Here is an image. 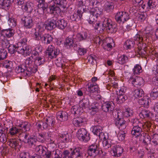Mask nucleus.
I'll return each mask as SVG.
<instances>
[{
	"label": "nucleus",
	"mask_w": 158,
	"mask_h": 158,
	"mask_svg": "<svg viewBox=\"0 0 158 158\" xmlns=\"http://www.w3.org/2000/svg\"><path fill=\"white\" fill-rule=\"evenodd\" d=\"M113 115L115 119V125L120 130H122L125 129L126 127V122L122 118L121 114L115 112L114 113Z\"/></svg>",
	"instance_id": "f257e3e1"
},
{
	"label": "nucleus",
	"mask_w": 158,
	"mask_h": 158,
	"mask_svg": "<svg viewBox=\"0 0 158 158\" xmlns=\"http://www.w3.org/2000/svg\"><path fill=\"white\" fill-rule=\"evenodd\" d=\"M115 19L117 22L123 24L130 19V16L128 13L126 12H118L116 14Z\"/></svg>",
	"instance_id": "f03ea898"
},
{
	"label": "nucleus",
	"mask_w": 158,
	"mask_h": 158,
	"mask_svg": "<svg viewBox=\"0 0 158 158\" xmlns=\"http://www.w3.org/2000/svg\"><path fill=\"white\" fill-rule=\"evenodd\" d=\"M17 51L24 56H27L31 53L32 49L31 46L28 45H17Z\"/></svg>",
	"instance_id": "7ed1b4c3"
},
{
	"label": "nucleus",
	"mask_w": 158,
	"mask_h": 158,
	"mask_svg": "<svg viewBox=\"0 0 158 158\" xmlns=\"http://www.w3.org/2000/svg\"><path fill=\"white\" fill-rule=\"evenodd\" d=\"M77 136L81 141L87 142L90 139V137L86 130L84 128L80 129L77 133Z\"/></svg>",
	"instance_id": "20e7f679"
},
{
	"label": "nucleus",
	"mask_w": 158,
	"mask_h": 158,
	"mask_svg": "<svg viewBox=\"0 0 158 158\" xmlns=\"http://www.w3.org/2000/svg\"><path fill=\"white\" fill-rule=\"evenodd\" d=\"M59 53V50L55 48L52 45H49L46 49V54L48 58L51 59L56 58Z\"/></svg>",
	"instance_id": "39448f33"
},
{
	"label": "nucleus",
	"mask_w": 158,
	"mask_h": 158,
	"mask_svg": "<svg viewBox=\"0 0 158 158\" xmlns=\"http://www.w3.org/2000/svg\"><path fill=\"white\" fill-rule=\"evenodd\" d=\"M102 25L103 27H106L108 30L110 32H114L116 31V26L113 24L110 19L105 18L103 21Z\"/></svg>",
	"instance_id": "423d86ee"
},
{
	"label": "nucleus",
	"mask_w": 158,
	"mask_h": 158,
	"mask_svg": "<svg viewBox=\"0 0 158 158\" xmlns=\"http://www.w3.org/2000/svg\"><path fill=\"white\" fill-rule=\"evenodd\" d=\"M99 148L96 144H92L88 147L87 153L89 156L92 157L97 156L99 154Z\"/></svg>",
	"instance_id": "0eeeda50"
},
{
	"label": "nucleus",
	"mask_w": 158,
	"mask_h": 158,
	"mask_svg": "<svg viewBox=\"0 0 158 158\" xmlns=\"http://www.w3.org/2000/svg\"><path fill=\"white\" fill-rule=\"evenodd\" d=\"M56 120L54 116H51L47 117L44 122L43 129H49L53 127L55 124Z\"/></svg>",
	"instance_id": "6e6552de"
},
{
	"label": "nucleus",
	"mask_w": 158,
	"mask_h": 158,
	"mask_svg": "<svg viewBox=\"0 0 158 158\" xmlns=\"http://www.w3.org/2000/svg\"><path fill=\"white\" fill-rule=\"evenodd\" d=\"M111 151L113 156L118 157L121 156L123 152V149L120 146L115 145L112 147Z\"/></svg>",
	"instance_id": "1a4fd4ad"
},
{
	"label": "nucleus",
	"mask_w": 158,
	"mask_h": 158,
	"mask_svg": "<svg viewBox=\"0 0 158 158\" xmlns=\"http://www.w3.org/2000/svg\"><path fill=\"white\" fill-rule=\"evenodd\" d=\"M102 108L103 111L111 113L114 110V105L113 103L111 102H106L102 104Z\"/></svg>",
	"instance_id": "9d476101"
},
{
	"label": "nucleus",
	"mask_w": 158,
	"mask_h": 158,
	"mask_svg": "<svg viewBox=\"0 0 158 158\" xmlns=\"http://www.w3.org/2000/svg\"><path fill=\"white\" fill-rule=\"evenodd\" d=\"M79 148H75L71 153H70V158H82L83 154Z\"/></svg>",
	"instance_id": "9b49d317"
},
{
	"label": "nucleus",
	"mask_w": 158,
	"mask_h": 158,
	"mask_svg": "<svg viewBox=\"0 0 158 158\" xmlns=\"http://www.w3.org/2000/svg\"><path fill=\"white\" fill-rule=\"evenodd\" d=\"M22 20L24 23V26L26 28H30L34 25L31 17L27 16L23 18Z\"/></svg>",
	"instance_id": "f8f14e48"
},
{
	"label": "nucleus",
	"mask_w": 158,
	"mask_h": 158,
	"mask_svg": "<svg viewBox=\"0 0 158 158\" xmlns=\"http://www.w3.org/2000/svg\"><path fill=\"white\" fill-rule=\"evenodd\" d=\"M14 31L11 28L3 29L1 31L0 35L4 36V37L10 38L14 34Z\"/></svg>",
	"instance_id": "ddd939ff"
},
{
	"label": "nucleus",
	"mask_w": 158,
	"mask_h": 158,
	"mask_svg": "<svg viewBox=\"0 0 158 158\" xmlns=\"http://www.w3.org/2000/svg\"><path fill=\"white\" fill-rule=\"evenodd\" d=\"M68 114L65 111H60L57 114V119L61 121H65L68 119Z\"/></svg>",
	"instance_id": "4468645a"
},
{
	"label": "nucleus",
	"mask_w": 158,
	"mask_h": 158,
	"mask_svg": "<svg viewBox=\"0 0 158 158\" xmlns=\"http://www.w3.org/2000/svg\"><path fill=\"white\" fill-rule=\"evenodd\" d=\"M129 81L131 82L133 85L135 86H141L143 85V78L141 77H136L135 78H130Z\"/></svg>",
	"instance_id": "2eb2a0df"
},
{
	"label": "nucleus",
	"mask_w": 158,
	"mask_h": 158,
	"mask_svg": "<svg viewBox=\"0 0 158 158\" xmlns=\"http://www.w3.org/2000/svg\"><path fill=\"white\" fill-rule=\"evenodd\" d=\"M56 21L54 19H48L45 23L46 29L51 30L56 26Z\"/></svg>",
	"instance_id": "dca6fc26"
},
{
	"label": "nucleus",
	"mask_w": 158,
	"mask_h": 158,
	"mask_svg": "<svg viewBox=\"0 0 158 158\" xmlns=\"http://www.w3.org/2000/svg\"><path fill=\"white\" fill-rule=\"evenodd\" d=\"M31 124L27 122L23 123L19 125L21 132H25L26 131H29L31 129Z\"/></svg>",
	"instance_id": "f3484780"
},
{
	"label": "nucleus",
	"mask_w": 158,
	"mask_h": 158,
	"mask_svg": "<svg viewBox=\"0 0 158 158\" xmlns=\"http://www.w3.org/2000/svg\"><path fill=\"white\" fill-rule=\"evenodd\" d=\"M33 3L30 2H27L23 5L22 8L23 11L27 12H31L33 10Z\"/></svg>",
	"instance_id": "a211bd4d"
},
{
	"label": "nucleus",
	"mask_w": 158,
	"mask_h": 158,
	"mask_svg": "<svg viewBox=\"0 0 158 158\" xmlns=\"http://www.w3.org/2000/svg\"><path fill=\"white\" fill-rule=\"evenodd\" d=\"M88 91L90 93H94L97 92L98 93L99 91V88L97 85L95 83H89L88 84Z\"/></svg>",
	"instance_id": "6ab92c4d"
},
{
	"label": "nucleus",
	"mask_w": 158,
	"mask_h": 158,
	"mask_svg": "<svg viewBox=\"0 0 158 158\" xmlns=\"http://www.w3.org/2000/svg\"><path fill=\"white\" fill-rule=\"evenodd\" d=\"M72 123L76 127L82 126L84 123V119L80 117L74 118L73 119Z\"/></svg>",
	"instance_id": "aec40b11"
},
{
	"label": "nucleus",
	"mask_w": 158,
	"mask_h": 158,
	"mask_svg": "<svg viewBox=\"0 0 158 158\" xmlns=\"http://www.w3.org/2000/svg\"><path fill=\"white\" fill-rule=\"evenodd\" d=\"M37 0L39 3V4L38 5L37 12L40 14H42L44 13V11L46 9V8L44 4L45 0Z\"/></svg>",
	"instance_id": "412c9836"
},
{
	"label": "nucleus",
	"mask_w": 158,
	"mask_h": 158,
	"mask_svg": "<svg viewBox=\"0 0 158 158\" xmlns=\"http://www.w3.org/2000/svg\"><path fill=\"white\" fill-rule=\"evenodd\" d=\"M31 62L28 60H25L24 64L18 65L16 68L17 69H32Z\"/></svg>",
	"instance_id": "4be33fe9"
},
{
	"label": "nucleus",
	"mask_w": 158,
	"mask_h": 158,
	"mask_svg": "<svg viewBox=\"0 0 158 158\" xmlns=\"http://www.w3.org/2000/svg\"><path fill=\"white\" fill-rule=\"evenodd\" d=\"M133 125L134 127L132 130L131 134L135 137H138L140 135L142 132V129L138 126Z\"/></svg>",
	"instance_id": "5701e85b"
},
{
	"label": "nucleus",
	"mask_w": 158,
	"mask_h": 158,
	"mask_svg": "<svg viewBox=\"0 0 158 158\" xmlns=\"http://www.w3.org/2000/svg\"><path fill=\"white\" fill-rule=\"evenodd\" d=\"M150 101L148 97L144 96L142 98L139 99L138 102L140 105H143L144 107L147 108L149 106Z\"/></svg>",
	"instance_id": "b1692460"
},
{
	"label": "nucleus",
	"mask_w": 158,
	"mask_h": 158,
	"mask_svg": "<svg viewBox=\"0 0 158 158\" xmlns=\"http://www.w3.org/2000/svg\"><path fill=\"white\" fill-rule=\"evenodd\" d=\"M71 112L74 115H79L82 112V109L79 105H76L72 107Z\"/></svg>",
	"instance_id": "393cba45"
},
{
	"label": "nucleus",
	"mask_w": 158,
	"mask_h": 158,
	"mask_svg": "<svg viewBox=\"0 0 158 158\" xmlns=\"http://www.w3.org/2000/svg\"><path fill=\"white\" fill-rule=\"evenodd\" d=\"M127 98V97L125 94H119L115 98L113 99L115 100L117 104H120L123 103Z\"/></svg>",
	"instance_id": "a878e982"
},
{
	"label": "nucleus",
	"mask_w": 158,
	"mask_h": 158,
	"mask_svg": "<svg viewBox=\"0 0 158 158\" xmlns=\"http://www.w3.org/2000/svg\"><path fill=\"white\" fill-rule=\"evenodd\" d=\"M90 13V15L98 18L102 14V12L98 7H95L91 9Z\"/></svg>",
	"instance_id": "bb28decb"
},
{
	"label": "nucleus",
	"mask_w": 158,
	"mask_h": 158,
	"mask_svg": "<svg viewBox=\"0 0 158 158\" xmlns=\"http://www.w3.org/2000/svg\"><path fill=\"white\" fill-rule=\"evenodd\" d=\"M152 114L148 110H143L140 112L139 116L142 118H151Z\"/></svg>",
	"instance_id": "cd10ccee"
},
{
	"label": "nucleus",
	"mask_w": 158,
	"mask_h": 158,
	"mask_svg": "<svg viewBox=\"0 0 158 158\" xmlns=\"http://www.w3.org/2000/svg\"><path fill=\"white\" fill-rule=\"evenodd\" d=\"M56 26L60 29H63L67 26V23L66 21L62 19L58 20L56 23Z\"/></svg>",
	"instance_id": "c85d7f7f"
},
{
	"label": "nucleus",
	"mask_w": 158,
	"mask_h": 158,
	"mask_svg": "<svg viewBox=\"0 0 158 158\" xmlns=\"http://www.w3.org/2000/svg\"><path fill=\"white\" fill-rule=\"evenodd\" d=\"M71 136L67 133L60 135L59 140L61 142H67L70 140Z\"/></svg>",
	"instance_id": "c756f323"
},
{
	"label": "nucleus",
	"mask_w": 158,
	"mask_h": 158,
	"mask_svg": "<svg viewBox=\"0 0 158 158\" xmlns=\"http://www.w3.org/2000/svg\"><path fill=\"white\" fill-rule=\"evenodd\" d=\"M153 28L151 26L147 27L145 29V30L143 32V37L145 38H148L153 33Z\"/></svg>",
	"instance_id": "7c9ffc66"
},
{
	"label": "nucleus",
	"mask_w": 158,
	"mask_h": 158,
	"mask_svg": "<svg viewBox=\"0 0 158 158\" xmlns=\"http://www.w3.org/2000/svg\"><path fill=\"white\" fill-rule=\"evenodd\" d=\"M0 43L3 48H7L9 44V42L6 38L4 37L2 35L0 34Z\"/></svg>",
	"instance_id": "2f4dec72"
},
{
	"label": "nucleus",
	"mask_w": 158,
	"mask_h": 158,
	"mask_svg": "<svg viewBox=\"0 0 158 158\" xmlns=\"http://www.w3.org/2000/svg\"><path fill=\"white\" fill-rule=\"evenodd\" d=\"M87 36L86 32L85 31H82L78 33L76 36L77 41H81L86 39Z\"/></svg>",
	"instance_id": "473e14b6"
},
{
	"label": "nucleus",
	"mask_w": 158,
	"mask_h": 158,
	"mask_svg": "<svg viewBox=\"0 0 158 158\" xmlns=\"http://www.w3.org/2000/svg\"><path fill=\"white\" fill-rule=\"evenodd\" d=\"M44 34V33L36 31L34 34V37L35 40L42 42Z\"/></svg>",
	"instance_id": "72a5a7b5"
},
{
	"label": "nucleus",
	"mask_w": 158,
	"mask_h": 158,
	"mask_svg": "<svg viewBox=\"0 0 158 158\" xmlns=\"http://www.w3.org/2000/svg\"><path fill=\"white\" fill-rule=\"evenodd\" d=\"M37 142V139L35 138L30 136V138H28L26 143H27L29 146L32 147L36 145Z\"/></svg>",
	"instance_id": "f704fd0d"
},
{
	"label": "nucleus",
	"mask_w": 158,
	"mask_h": 158,
	"mask_svg": "<svg viewBox=\"0 0 158 158\" xmlns=\"http://www.w3.org/2000/svg\"><path fill=\"white\" fill-rule=\"evenodd\" d=\"M29 134L24 132H22L20 133L19 135V140L23 142L26 143L27 142L29 137Z\"/></svg>",
	"instance_id": "c9c22d12"
},
{
	"label": "nucleus",
	"mask_w": 158,
	"mask_h": 158,
	"mask_svg": "<svg viewBox=\"0 0 158 158\" xmlns=\"http://www.w3.org/2000/svg\"><path fill=\"white\" fill-rule=\"evenodd\" d=\"M144 92L141 89H137L134 90L133 92V96L136 98L141 97L143 94Z\"/></svg>",
	"instance_id": "e433bc0d"
},
{
	"label": "nucleus",
	"mask_w": 158,
	"mask_h": 158,
	"mask_svg": "<svg viewBox=\"0 0 158 158\" xmlns=\"http://www.w3.org/2000/svg\"><path fill=\"white\" fill-rule=\"evenodd\" d=\"M10 4L7 0H0V6L4 9H8Z\"/></svg>",
	"instance_id": "4c0bfd02"
},
{
	"label": "nucleus",
	"mask_w": 158,
	"mask_h": 158,
	"mask_svg": "<svg viewBox=\"0 0 158 158\" xmlns=\"http://www.w3.org/2000/svg\"><path fill=\"white\" fill-rule=\"evenodd\" d=\"M52 40V38L51 36L48 34H44L42 42L44 44H48Z\"/></svg>",
	"instance_id": "58836bf2"
},
{
	"label": "nucleus",
	"mask_w": 158,
	"mask_h": 158,
	"mask_svg": "<svg viewBox=\"0 0 158 158\" xmlns=\"http://www.w3.org/2000/svg\"><path fill=\"white\" fill-rule=\"evenodd\" d=\"M35 151L38 152L40 155L44 156L45 154L46 148L42 145H39L37 146L35 148Z\"/></svg>",
	"instance_id": "ea45409f"
},
{
	"label": "nucleus",
	"mask_w": 158,
	"mask_h": 158,
	"mask_svg": "<svg viewBox=\"0 0 158 158\" xmlns=\"http://www.w3.org/2000/svg\"><path fill=\"white\" fill-rule=\"evenodd\" d=\"M34 59L35 63L39 65L44 64L45 62V59L43 56H39L38 57H34Z\"/></svg>",
	"instance_id": "a19ab883"
},
{
	"label": "nucleus",
	"mask_w": 158,
	"mask_h": 158,
	"mask_svg": "<svg viewBox=\"0 0 158 158\" xmlns=\"http://www.w3.org/2000/svg\"><path fill=\"white\" fill-rule=\"evenodd\" d=\"M80 105L82 109L88 108L89 105V102L88 98H84L80 102Z\"/></svg>",
	"instance_id": "79ce46f5"
},
{
	"label": "nucleus",
	"mask_w": 158,
	"mask_h": 158,
	"mask_svg": "<svg viewBox=\"0 0 158 158\" xmlns=\"http://www.w3.org/2000/svg\"><path fill=\"white\" fill-rule=\"evenodd\" d=\"M73 43L72 39L67 38L64 42V45L67 48H69L73 46Z\"/></svg>",
	"instance_id": "37998d69"
},
{
	"label": "nucleus",
	"mask_w": 158,
	"mask_h": 158,
	"mask_svg": "<svg viewBox=\"0 0 158 158\" xmlns=\"http://www.w3.org/2000/svg\"><path fill=\"white\" fill-rule=\"evenodd\" d=\"M143 33L142 32H139L137 34L133 37V40L135 41L139 42V43L142 42L143 40Z\"/></svg>",
	"instance_id": "c03bdc74"
},
{
	"label": "nucleus",
	"mask_w": 158,
	"mask_h": 158,
	"mask_svg": "<svg viewBox=\"0 0 158 158\" xmlns=\"http://www.w3.org/2000/svg\"><path fill=\"white\" fill-rule=\"evenodd\" d=\"M156 0H149L147 4L148 9H153L155 8L156 6Z\"/></svg>",
	"instance_id": "a18cd8bd"
},
{
	"label": "nucleus",
	"mask_w": 158,
	"mask_h": 158,
	"mask_svg": "<svg viewBox=\"0 0 158 158\" xmlns=\"http://www.w3.org/2000/svg\"><path fill=\"white\" fill-rule=\"evenodd\" d=\"M21 131L19 128H18L15 127H12L9 129V132L10 134L13 136L15 135L17 133H20Z\"/></svg>",
	"instance_id": "49530a36"
},
{
	"label": "nucleus",
	"mask_w": 158,
	"mask_h": 158,
	"mask_svg": "<svg viewBox=\"0 0 158 158\" xmlns=\"http://www.w3.org/2000/svg\"><path fill=\"white\" fill-rule=\"evenodd\" d=\"M96 57L95 55H91L87 57L88 62L93 65H96Z\"/></svg>",
	"instance_id": "de8ad7c7"
},
{
	"label": "nucleus",
	"mask_w": 158,
	"mask_h": 158,
	"mask_svg": "<svg viewBox=\"0 0 158 158\" xmlns=\"http://www.w3.org/2000/svg\"><path fill=\"white\" fill-rule=\"evenodd\" d=\"M134 44L135 43L133 41L127 40L125 43L124 46L127 49H130L133 47Z\"/></svg>",
	"instance_id": "09e8293b"
},
{
	"label": "nucleus",
	"mask_w": 158,
	"mask_h": 158,
	"mask_svg": "<svg viewBox=\"0 0 158 158\" xmlns=\"http://www.w3.org/2000/svg\"><path fill=\"white\" fill-rule=\"evenodd\" d=\"M103 128L100 126H94L93 128L92 131L94 134L98 135L102 131Z\"/></svg>",
	"instance_id": "8fccbe9b"
},
{
	"label": "nucleus",
	"mask_w": 158,
	"mask_h": 158,
	"mask_svg": "<svg viewBox=\"0 0 158 158\" xmlns=\"http://www.w3.org/2000/svg\"><path fill=\"white\" fill-rule=\"evenodd\" d=\"M8 145L13 148H15L18 144V141L15 139H9Z\"/></svg>",
	"instance_id": "3c124183"
},
{
	"label": "nucleus",
	"mask_w": 158,
	"mask_h": 158,
	"mask_svg": "<svg viewBox=\"0 0 158 158\" xmlns=\"http://www.w3.org/2000/svg\"><path fill=\"white\" fill-rule=\"evenodd\" d=\"M114 8V6L111 3L107 2L105 5V10L107 12L111 11Z\"/></svg>",
	"instance_id": "603ef678"
},
{
	"label": "nucleus",
	"mask_w": 158,
	"mask_h": 158,
	"mask_svg": "<svg viewBox=\"0 0 158 158\" xmlns=\"http://www.w3.org/2000/svg\"><path fill=\"white\" fill-rule=\"evenodd\" d=\"M146 17L147 14L146 13H138L136 16V19L139 21L142 22L146 19Z\"/></svg>",
	"instance_id": "864d4df0"
},
{
	"label": "nucleus",
	"mask_w": 158,
	"mask_h": 158,
	"mask_svg": "<svg viewBox=\"0 0 158 158\" xmlns=\"http://www.w3.org/2000/svg\"><path fill=\"white\" fill-rule=\"evenodd\" d=\"M7 56V52L4 48H0V60L5 59Z\"/></svg>",
	"instance_id": "5fc2aeb1"
},
{
	"label": "nucleus",
	"mask_w": 158,
	"mask_h": 158,
	"mask_svg": "<svg viewBox=\"0 0 158 158\" xmlns=\"http://www.w3.org/2000/svg\"><path fill=\"white\" fill-rule=\"evenodd\" d=\"M126 132L124 131L120 130L117 135V137L119 141H122L123 140L125 137Z\"/></svg>",
	"instance_id": "6e6d98bb"
},
{
	"label": "nucleus",
	"mask_w": 158,
	"mask_h": 158,
	"mask_svg": "<svg viewBox=\"0 0 158 158\" xmlns=\"http://www.w3.org/2000/svg\"><path fill=\"white\" fill-rule=\"evenodd\" d=\"M17 70V71L16 72L18 73H19L20 72L22 73L23 75L25 76H30L32 73V70Z\"/></svg>",
	"instance_id": "4d7b16f0"
},
{
	"label": "nucleus",
	"mask_w": 158,
	"mask_h": 158,
	"mask_svg": "<svg viewBox=\"0 0 158 158\" xmlns=\"http://www.w3.org/2000/svg\"><path fill=\"white\" fill-rule=\"evenodd\" d=\"M150 96L153 99H155L158 96V87L154 88L152 90L151 94Z\"/></svg>",
	"instance_id": "13d9d810"
},
{
	"label": "nucleus",
	"mask_w": 158,
	"mask_h": 158,
	"mask_svg": "<svg viewBox=\"0 0 158 158\" xmlns=\"http://www.w3.org/2000/svg\"><path fill=\"white\" fill-rule=\"evenodd\" d=\"M128 60V57L125 55H123L119 57L118 59L119 63L123 64L126 63Z\"/></svg>",
	"instance_id": "bf43d9fd"
},
{
	"label": "nucleus",
	"mask_w": 158,
	"mask_h": 158,
	"mask_svg": "<svg viewBox=\"0 0 158 158\" xmlns=\"http://www.w3.org/2000/svg\"><path fill=\"white\" fill-rule=\"evenodd\" d=\"M8 24L11 28H14L16 25V21L13 18H11L8 20Z\"/></svg>",
	"instance_id": "052dcab7"
},
{
	"label": "nucleus",
	"mask_w": 158,
	"mask_h": 158,
	"mask_svg": "<svg viewBox=\"0 0 158 158\" xmlns=\"http://www.w3.org/2000/svg\"><path fill=\"white\" fill-rule=\"evenodd\" d=\"M4 68L6 69H12L13 68V63L11 61L6 60L3 64Z\"/></svg>",
	"instance_id": "680f3d73"
},
{
	"label": "nucleus",
	"mask_w": 158,
	"mask_h": 158,
	"mask_svg": "<svg viewBox=\"0 0 158 158\" xmlns=\"http://www.w3.org/2000/svg\"><path fill=\"white\" fill-rule=\"evenodd\" d=\"M102 144L105 149H107L110 147L111 144L108 139H105L103 141Z\"/></svg>",
	"instance_id": "e2e57ef3"
},
{
	"label": "nucleus",
	"mask_w": 158,
	"mask_h": 158,
	"mask_svg": "<svg viewBox=\"0 0 158 158\" xmlns=\"http://www.w3.org/2000/svg\"><path fill=\"white\" fill-rule=\"evenodd\" d=\"M17 47L14 44H10L8 47V51L10 54L14 53L16 51H17Z\"/></svg>",
	"instance_id": "0e129e2a"
},
{
	"label": "nucleus",
	"mask_w": 158,
	"mask_h": 158,
	"mask_svg": "<svg viewBox=\"0 0 158 158\" xmlns=\"http://www.w3.org/2000/svg\"><path fill=\"white\" fill-rule=\"evenodd\" d=\"M7 139V138L6 134L0 131V142L4 143L6 141Z\"/></svg>",
	"instance_id": "69168bd1"
},
{
	"label": "nucleus",
	"mask_w": 158,
	"mask_h": 158,
	"mask_svg": "<svg viewBox=\"0 0 158 158\" xmlns=\"http://www.w3.org/2000/svg\"><path fill=\"white\" fill-rule=\"evenodd\" d=\"M38 31H37L44 33V31L46 29L45 24L43 23H40L38 26L37 28Z\"/></svg>",
	"instance_id": "338daca9"
},
{
	"label": "nucleus",
	"mask_w": 158,
	"mask_h": 158,
	"mask_svg": "<svg viewBox=\"0 0 158 158\" xmlns=\"http://www.w3.org/2000/svg\"><path fill=\"white\" fill-rule=\"evenodd\" d=\"M152 142L154 145L158 144V134H154L152 135Z\"/></svg>",
	"instance_id": "774afa93"
}]
</instances>
